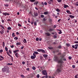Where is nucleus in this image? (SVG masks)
<instances>
[{"instance_id":"obj_1","label":"nucleus","mask_w":78,"mask_h":78,"mask_svg":"<svg viewBox=\"0 0 78 78\" xmlns=\"http://www.w3.org/2000/svg\"><path fill=\"white\" fill-rule=\"evenodd\" d=\"M62 68V64H60V66H59L58 68L56 70V72L57 73H60L61 72V69Z\"/></svg>"},{"instance_id":"obj_2","label":"nucleus","mask_w":78,"mask_h":78,"mask_svg":"<svg viewBox=\"0 0 78 78\" xmlns=\"http://www.w3.org/2000/svg\"><path fill=\"white\" fill-rule=\"evenodd\" d=\"M9 69V67H8L7 66H4V68L2 69V71L3 72H7V71H8Z\"/></svg>"},{"instance_id":"obj_3","label":"nucleus","mask_w":78,"mask_h":78,"mask_svg":"<svg viewBox=\"0 0 78 78\" xmlns=\"http://www.w3.org/2000/svg\"><path fill=\"white\" fill-rule=\"evenodd\" d=\"M42 73L43 75H45V76H47V71L45 70H43L42 71Z\"/></svg>"},{"instance_id":"obj_4","label":"nucleus","mask_w":78,"mask_h":78,"mask_svg":"<svg viewBox=\"0 0 78 78\" xmlns=\"http://www.w3.org/2000/svg\"><path fill=\"white\" fill-rule=\"evenodd\" d=\"M37 51H38L39 52H41H41H42L44 53H45V50L42 49H38L37 50Z\"/></svg>"},{"instance_id":"obj_5","label":"nucleus","mask_w":78,"mask_h":78,"mask_svg":"<svg viewBox=\"0 0 78 78\" xmlns=\"http://www.w3.org/2000/svg\"><path fill=\"white\" fill-rule=\"evenodd\" d=\"M59 59V58H58V57L57 56H55L54 57V61H58Z\"/></svg>"},{"instance_id":"obj_6","label":"nucleus","mask_w":78,"mask_h":78,"mask_svg":"<svg viewBox=\"0 0 78 78\" xmlns=\"http://www.w3.org/2000/svg\"><path fill=\"white\" fill-rule=\"evenodd\" d=\"M2 14L3 15H4V16H9L10 14L9 13H8L7 12H3L2 13Z\"/></svg>"},{"instance_id":"obj_7","label":"nucleus","mask_w":78,"mask_h":78,"mask_svg":"<svg viewBox=\"0 0 78 78\" xmlns=\"http://www.w3.org/2000/svg\"><path fill=\"white\" fill-rule=\"evenodd\" d=\"M36 55H38V54H39V53H38V52L37 51L34 52L33 54V56H36Z\"/></svg>"},{"instance_id":"obj_8","label":"nucleus","mask_w":78,"mask_h":78,"mask_svg":"<svg viewBox=\"0 0 78 78\" xmlns=\"http://www.w3.org/2000/svg\"><path fill=\"white\" fill-rule=\"evenodd\" d=\"M36 57V56H35V55H32V56H31L30 57V58L31 59H34Z\"/></svg>"},{"instance_id":"obj_9","label":"nucleus","mask_w":78,"mask_h":78,"mask_svg":"<svg viewBox=\"0 0 78 78\" xmlns=\"http://www.w3.org/2000/svg\"><path fill=\"white\" fill-rule=\"evenodd\" d=\"M58 63H62V58L60 59L58 61Z\"/></svg>"},{"instance_id":"obj_10","label":"nucleus","mask_w":78,"mask_h":78,"mask_svg":"<svg viewBox=\"0 0 78 78\" xmlns=\"http://www.w3.org/2000/svg\"><path fill=\"white\" fill-rule=\"evenodd\" d=\"M45 34L47 35V36H51V34H50L48 32L46 33H45Z\"/></svg>"},{"instance_id":"obj_11","label":"nucleus","mask_w":78,"mask_h":78,"mask_svg":"<svg viewBox=\"0 0 78 78\" xmlns=\"http://www.w3.org/2000/svg\"><path fill=\"white\" fill-rule=\"evenodd\" d=\"M34 16H35V17H37V16H38V13H37L34 12Z\"/></svg>"},{"instance_id":"obj_12","label":"nucleus","mask_w":78,"mask_h":78,"mask_svg":"<svg viewBox=\"0 0 78 78\" xmlns=\"http://www.w3.org/2000/svg\"><path fill=\"white\" fill-rule=\"evenodd\" d=\"M66 12L68 14H72V13H71V12L68 10H66Z\"/></svg>"},{"instance_id":"obj_13","label":"nucleus","mask_w":78,"mask_h":78,"mask_svg":"<svg viewBox=\"0 0 78 78\" xmlns=\"http://www.w3.org/2000/svg\"><path fill=\"white\" fill-rule=\"evenodd\" d=\"M14 55H15L16 58H19V55H18V53H15L14 54Z\"/></svg>"},{"instance_id":"obj_14","label":"nucleus","mask_w":78,"mask_h":78,"mask_svg":"<svg viewBox=\"0 0 78 78\" xmlns=\"http://www.w3.org/2000/svg\"><path fill=\"white\" fill-rule=\"evenodd\" d=\"M69 16L70 17V18H71V19H73V18H74V17H75V16H73V15H69Z\"/></svg>"},{"instance_id":"obj_15","label":"nucleus","mask_w":78,"mask_h":78,"mask_svg":"<svg viewBox=\"0 0 78 78\" xmlns=\"http://www.w3.org/2000/svg\"><path fill=\"white\" fill-rule=\"evenodd\" d=\"M64 8H68L69 7V6L67 5H66L65 4H64Z\"/></svg>"},{"instance_id":"obj_16","label":"nucleus","mask_w":78,"mask_h":78,"mask_svg":"<svg viewBox=\"0 0 78 78\" xmlns=\"http://www.w3.org/2000/svg\"><path fill=\"white\" fill-rule=\"evenodd\" d=\"M2 30H1V34H3V33H4V30H3V29H2Z\"/></svg>"},{"instance_id":"obj_17","label":"nucleus","mask_w":78,"mask_h":78,"mask_svg":"<svg viewBox=\"0 0 78 78\" xmlns=\"http://www.w3.org/2000/svg\"><path fill=\"white\" fill-rule=\"evenodd\" d=\"M0 27H1V28H3V29L4 30H5V27H4V26H3V25H2L0 24Z\"/></svg>"},{"instance_id":"obj_18","label":"nucleus","mask_w":78,"mask_h":78,"mask_svg":"<svg viewBox=\"0 0 78 78\" xmlns=\"http://www.w3.org/2000/svg\"><path fill=\"white\" fill-rule=\"evenodd\" d=\"M20 44H21V43L20 42L16 43V45H20Z\"/></svg>"},{"instance_id":"obj_19","label":"nucleus","mask_w":78,"mask_h":78,"mask_svg":"<svg viewBox=\"0 0 78 78\" xmlns=\"http://www.w3.org/2000/svg\"><path fill=\"white\" fill-rule=\"evenodd\" d=\"M54 30L53 29H49L48 31H51H51H53Z\"/></svg>"},{"instance_id":"obj_20","label":"nucleus","mask_w":78,"mask_h":78,"mask_svg":"<svg viewBox=\"0 0 78 78\" xmlns=\"http://www.w3.org/2000/svg\"><path fill=\"white\" fill-rule=\"evenodd\" d=\"M58 31H59L60 32H58V33L59 34H61V33H62V32H61V30H58Z\"/></svg>"},{"instance_id":"obj_21","label":"nucleus","mask_w":78,"mask_h":78,"mask_svg":"<svg viewBox=\"0 0 78 78\" xmlns=\"http://www.w3.org/2000/svg\"><path fill=\"white\" fill-rule=\"evenodd\" d=\"M16 36V35H15V34L14 33H13L12 34V37H15Z\"/></svg>"},{"instance_id":"obj_22","label":"nucleus","mask_w":78,"mask_h":78,"mask_svg":"<svg viewBox=\"0 0 78 78\" xmlns=\"http://www.w3.org/2000/svg\"><path fill=\"white\" fill-rule=\"evenodd\" d=\"M23 42L24 43H25V44H26V43H27V40H26V39H24Z\"/></svg>"},{"instance_id":"obj_23","label":"nucleus","mask_w":78,"mask_h":78,"mask_svg":"<svg viewBox=\"0 0 78 78\" xmlns=\"http://www.w3.org/2000/svg\"><path fill=\"white\" fill-rule=\"evenodd\" d=\"M56 11L58 12H60V10H59V9H56Z\"/></svg>"},{"instance_id":"obj_24","label":"nucleus","mask_w":78,"mask_h":78,"mask_svg":"<svg viewBox=\"0 0 78 78\" xmlns=\"http://www.w3.org/2000/svg\"><path fill=\"white\" fill-rule=\"evenodd\" d=\"M17 51H19V50H16L15 51H13L14 53H17Z\"/></svg>"},{"instance_id":"obj_25","label":"nucleus","mask_w":78,"mask_h":78,"mask_svg":"<svg viewBox=\"0 0 78 78\" xmlns=\"http://www.w3.org/2000/svg\"><path fill=\"white\" fill-rule=\"evenodd\" d=\"M43 56H44V58H47V57H48V55H43Z\"/></svg>"},{"instance_id":"obj_26","label":"nucleus","mask_w":78,"mask_h":78,"mask_svg":"<svg viewBox=\"0 0 78 78\" xmlns=\"http://www.w3.org/2000/svg\"><path fill=\"white\" fill-rule=\"evenodd\" d=\"M48 14V12H44V14H45V15H47V14Z\"/></svg>"},{"instance_id":"obj_27","label":"nucleus","mask_w":78,"mask_h":78,"mask_svg":"<svg viewBox=\"0 0 78 78\" xmlns=\"http://www.w3.org/2000/svg\"><path fill=\"white\" fill-rule=\"evenodd\" d=\"M38 3H39L38 1H37V2H35L34 3V5H37L38 4Z\"/></svg>"},{"instance_id":"obj_28","label":"nucleus","mask_w":78,"mask_h":78,"mask_svg":"<svg viewBox=\"0 0 78 78\" xmlns=\"http://www.w3.org/2000/svg\"><path fill=\"white\" fill-rule=\"evenodd\" d=\"M66 46H67L68 47H70V44L66 43Z\"/></svg>"},{"instance_id":"obj_29","label":"nucleus","mask_w":78,"mask_h":78,"mask_svg":"<svg viewBox=\"0 0 78 78\" xmlns=\"http://www.w3.org/2000/svg\"><path fill=\"white\" fill-rule=\"evenodd\" d=\"M14 39L16 41V40H18V37H16L14 38Z\"/></svg>"},{"instance_id":"obj_30","label":"nucleus","mask_w":78,"mask_h":78,"mask_svg":"<svg viewBox=\"0 0 78 78\" xmlns=\"http://www.w3.org/2000/svg\"><path fill=\"white\" fill-rule=\"evenodd\" d=\"M58 51L57 50L54 51H53V53H56L57 52H58Z\"/></svg>"},{"instance_id":"obj_31","label":"nucleus","mask_w":78,"mask_h":78,"mask_svg":"<svg viewBox=\"0 0 78 78\" xmlns=\"http://www.w3.org/2000/svg\"><path fill=\"white\" fill-rule=\"evenodd\" d=\"M48 48H49V49L50 50H52V49H53V48L52 47H48Z\"/></svg>"},{"instance_id":"obj_32","label":"nucleus","mask_w":78,"mask_h":78,"mask_svg":"<svg viewBox=\"0 0 78 78\" xmlns=\"http://www.w3.org/2000/svg\"><path fill=\"white\" fill-rule=\"evenodd\" d=\"M32 69H33V70H36V67L34 66H33L32 67Z\"/></svg>"},{"instance_id":"obj_33","label":"nucleus","mask_w":78,"mask_h":78,"mask_svg":"<svg viewBox=\"0 0 78 78\" xmlns=\"http://www.w3.org/2000/svg\"><path fill=\"white\" fill-rule=\"evenodd\" d=\"M4 5L5 6H6V7H8L9 5H8V4H4Z\"/></svg>"},{"instance_id":"obj_34","label":"nucleus","mask_w":78,"mask_h":78,"mask_svg":"<svg viewBox=\"0 0 78 78\" xmlns=\"http://www.w3.org/2000/svg\"><path fill=\"white\" fill-rule=\"evenodd\" d=\"M78 74H76L75 76V78H78Z\"/></svg>"},{"instance_id":"obj_35","label":"nucleus","mask_w":78,"mask_h":78,"mask_svg":"<svg viewBox=\"0 0 78 78\" xmlns=\"http://www.w3.org/2000/svg\"><path fill=\"white\" fill-rule=\"evenodd\" d=\"M61 45H59L58 47V48H59V49H61Z\"/></svg>"},{"instance_id":"obj_36","label":"nucleus","mask_w":78,"mask_h":78,"mask_svg":"<svg viewBox=\"0 0 78 78\" xmlns=\"http://www.w3.org/2000/svg\"><path fill=\"white\" fill-rule=\"evenodd\" d=\"M34 25H35V26H37V23L36 22H34Z\"/></svg>"},{"instance_id":"obj_37","label":"nucleus","mask_w":78,"mask_h":78,"mask_svg":"<svg viewBox=\"0 0 78 78\" xmlns=\"http://www.w3.org/2000/svg\"><path fill=\"white\" fill-rule=\"evenodd\" d=\"M30 1L31 2H34L36 1V0H30Z\"/></svg>"},{"instance_id":"obj_38","label":"nucleus","mask_w":78,"mask_h":78,"mask_svg":"<svg viewBox=\"0 0 78 78\" xmlns=\"http://www.w3.org/2000/svg\"><path fill=\"white\" fill-rule=\"evenodd\" d=\"M7 29L8 30H11V27H8Z\"/></svg>"},{"instance_id":"obj_39","label":"nucleus","mask_w":78,"mask_h":78,"mask_svg":"<svg viewBox=\"0 0 78 78\" xmlns=\"http://www.w3.org/2000/svg\"><path fill=\"white\" fill-rule=\"evenodd\" d=\"M7 64L8 66H11V65H12V63H9Z\"/></svg>"},{"instance_id":"obj_40","label":"nucleus","mask_w":78,"mask_h":78,"mask_svg":"<svg viewBox=\"0 0 78 78\" xmlns=\"http://www.w3.org/2000/svg\"><path fill=\"white\" fill-rule=\"evenodd\" d=\"M18 26H19V27H22V25H21V24H20L18 23Z\"/></svg>"},{"instance_id":"obj_41","label":"nucleus","mask_w":78,"mask_h":78,"mask_svg":"<svg viewBox=\"0 0 78 78\" xmlns=\"http://www.w3.org/2000/svg\"><path fill=\"white\" fill-rule=\"evenodd\" d=\"M44 77L47 78H48V76H43L41 78H44Z\"/></svg>"},{"instance_id":"obj_42","label":"nucleus","mask_w":78,"mask_h":78,"mask_svg":"<svg viewBox=\"0 0 78 78\" xmlns=\"http://www.w3.org/2000/svg\"><path fill=\"white\" fill-rule=\"evenodd\" d=\"M57 1L58 2H59V3H61L62 1V0H57Z\"/></svg>"},{"instance_id":"obj_43","label":"nucleus","mask_w":78,"mask_h":78,"mask_svg":"<svg viewBox=\"0 0 78 78\" xmlns=\"http://www.w3.org/2000/svg\"><path fill=\"white\" fill-rule=\"evenodd\" d=\"M41 17L42 18H43L44 17V15H41Z\"/></svg>"},{"instance_id":"obj_44","label":"nucleus","mask_w":78,"mask_h":78,"mask_svg":"<svg viewBox=\"0 0 78 78\" xmlns=\"http://www.w3.org/2000/svg\"><path fill=\"white\" fill-rule=\"evenodd\" d=\"M0 58H2V59H4V58H3V56L2 55L0 56Z\"/></svg>"},{"instance_id":"obj_45","label":"nucleus","mask_w":78,"mask_h":78,"mask_svg":"<svg viewBox=\"0 0 78 78\" xmlns=\"http://www.w3.org/2000/svg\"><path fill=\"white\" fill-rule=\"evenodd\" d=\"M9 52L10 54H11V53H12V52H11V50H9Z\"/></svg>"},{"instance_id":"obj_46","label":"nucleus","mask_w":78,"mask_h":78,"mask_svg":"<svg viewBox=\"0 0 78 78\" xmlns=\"http://www.w3.org/2000/svg\"><path fill=\"white\" fill-rule=\"evenodd\" d=\"M53 37L54 39H56L57 37L55 35H54Z\"/></svg>"},{"instance_id":"obj_47","label":"nucleus","mask_w":78,"mask_h":78,"mask_svg":"<svg viewBox=\"0 0 78 78\" xmlns=\"http://www.w3.org/2000/svg\"><path fill=\"white\" fill-rule=\"evenodd\" d=\"M3 47H5V42H3Z\"/></svg>"},{"instance_id":"obj_48","label":"nucleus","mask_w":78,"mask_h":78,"mask_svg":"<svg viewBox=\"0 0 78 78\" xmlns=\"http://www.w3.org/2000/svg\"><path fill=\"white\" fill-rule=\"evenodd\" d=\"M5 50L6 51H8V48L7 47H5Z\"/></svg>"},{"instance_id":"obj_49","label":"nucleus","mask_w":78,"mask_h":78,"mask_svg":"<svg viewBox=\"0 0 78 78\" xmlns=\"http://www.w3.org/2000/svg\"><path fill=\"white\" fill-rule=\"evenodd\" d=\"M20 76L21 77H22L23 78H24V77H25V76L23 75H21Z\"/></svg>"},{"instance_id":"obj_50","label":"nucleus","mask_w":78,"mask_h":78,"mask_svg":"<svg viewBox=\"0 0 78 78\" xmlns=\"http://www.w3.org/2000/svg\"><path fill=\"white\" fill-rule=\"evenodd\" d=\"M39 74H37V78H39Z\"/></svg>"},{"instance_id":"obj_51","label":"nucleus","mask_w":78,"mask_h":78,"mask_svg":"<svg viewBox=\"0 0 78 78\" xmlns=\"http://www.w3.org/2000/svg\"><path fill=\"white\" fill-rule=\"evenodd\" d=\"M10 57L12 58L11 60L12 61H13V58L12 57V56H10Z\"/></svg>"},{"instance_id":"obj_52","label":"nucleus","mask_w":78,"mask_h":78,"mask_svg":"<svg viewBox=\"0 0 78 78\" xmlns=\"http://www.w3.org/2000/svg\"><path fill=\"white\" fill-rule=\"evenodd\" d=\"M36 41H39V38H36Z\"/></svg>"},{"instance_id":"obj_53","label":"nucleus","mask_w":78,"mask_h":78,"mask_svg":"<svg viewBox=\"0 0 78 78\" xmlns=\"http://www.w3.org/2000/svg\"><path fill=\"white\" fill-rule=\"evenodd\" d=\"M72 67H73V68H75V66L73 65L72 66Z\"/></svg>"},{"instance_id":"obj_54","label":"nucleus","mask_w":78,"mask_h":78,"mask_svg":"<svg viewBox=\"0 0 78 78\" xmlns=\"http://www.w3.org/2000/svg\"><path fill=\"white\" fill-rule=\"evenodd\" d=\"M3 52V50L2 49L0 50V53H2Z\"/></svg>"},{"instance_id":"obj_55","label":"nucleus","mask_w":78,"mask_h":78,"mask_svg":"<svg viewBox=\"0 0 78 78\" xmlns=\"http://www.w3.org/2000/svg\"><path fill=\"white\" fill-rule=\"evenodd\" d=\"M43 20V21H46V20H47V19H46L45 18H44Z\"/></svg>"},{"instance_id":"obj_56","label":"nucleus","mask_w":78,"mask_h":78,"mask_svg":"<svg viewBox=\"0 0 78 78\" xmlns=\"http://www.w3.org/2000/svg\"><path fill=\"white\" fill-rule=\"evenodd\" d=\"M69 59L70 60L72 59V57H69Z\"/></svg>"},{"instance_id":"obj_57","label":"nucleus","mask_w":78,"mask_h":78,"mask_svg":"<svg viewBox=\"0 0 78 78\" xmlns=\"http://www.w3.org/2000/svg\"><path fill=\"white\" fill-rule=\"evenodd\" d=\"M75 44H78V41H76L74 42Z\"/></svg>"},{"instance_id":"obj_58","label":"nucleus","mask_w":78,"mask_h":78,"mask_svg":"<svg viewBox=\"0 0 78 78\" xmlns=\"http://www.w3.org/2000/svg\"><path fill=\"white\" fill-rule=\"evenodd\" d=\"M48 3H49V4H51V2H50V1H49L48 2Z\"/></svg>"},{"instance_id":"obj_59","label":"nucleus","mask_w":78,"mask_h":78,"mask_svg":"<svg viewBox=\"0 0 78 78\" xmlns=\"http://www.w3.org/2000/svg\"><path fill=\"white\" fill-rule=\"evenodd\" d=\"M22 64H25V62H23Z\"/></svg>"},{"instance_id":"obj_60","label":"nucleus","mask_w":78,"mask_h":78,"mask_svg":"<svg viewBox=\"0 0 78 78\" xmlns=\"http://www.w3.org/2000/svg\"><path fill=\"white\" fill-rule=\"evenodd\" d=\"M44 4L45 5H47V2H45L44 3Z\"/></svg>"},{"instance_id":"obj_61","label":"nucleus","mask_w":78,"mask_h":78,"mask_svg":"<svg viewBox=\"0 0 78 78\" xmlns=\"http://www.w3.org/2000/svg\"><path fill=\"white\" fill-rule=\"evenodd\" d=\"M10 47H11V48H14V46L13 45H12V46H11Z\"/></svg>"},{"instance_id":"obj_62","label":"nucleus","mask_w":78,"mask_h":78,"mask_svg":"<svg viewBox=\"0 0 78 78\" xmlns=\"http://www.w3.org/2000/svg\"><path fill=\"white\" fill-rule=\"evenodd\" d=\"M16 35H18V34H19V33L18 32H17L16 33Z\"/></svg>"},{"instance_id":"obj_63","label":"nucleus","mask_w":78,"mask_h":78,"mask_svg":"<svg viewBox=\"0 0 78 78\" xmlns=\"http://www.w3.org/2000/svg\"><path fill=\"white\" fill-rule=\"evenodd\" d=\"M75 49H77V48H78V47H77V46H75Z\"/></svg>"},{"instance_id":"obj_64","label":"nucleus","mask_w":78,"mask_h":78,"mask_svg":"<svg viewBox=\"0 0 78 78\" xmlns=\"http://www.w3.org/2000/svg\"><path fill=\"white\" fill-rule=\"evenodd\" d=\"M75 6H78V4L75 3Z\"/></svg>"}]
</instances>
